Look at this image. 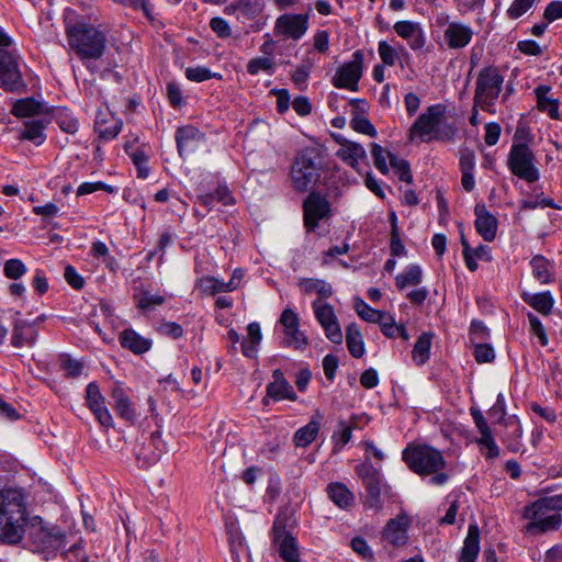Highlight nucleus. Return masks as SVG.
<instances>
[{
    "label": "nucleus",
    "mask_w": 562,
    "mask_h": 562,
    "mask_svg": "<svg viewBox=\"0 0 562 562\" xmlns=\"http://www.w3.org/2000/svg\"><path fill=\"white\" fill-rule=\"evenodd\" d=\"M29 513L25 497L20 490L0 491V540L19 543L25 533Z\"/></svg>",
    "instance_id": "1"
},
{
    "label": "nucleus",
    "mask_w": 562,
    "mask_h": 562,
    "mask_svg": "<svg viewBox=\"0 0 562 562\" xmlns=\"http://www.w3.org/2000/svg\"><path fill=\"white\" fill-rule=\"evenodd\" d=\"M562 494L540 497L524 508L522 517L530 520L525 526L528 535L558 530L562 525Z\"/></svg>",
    "instance_id": "2"
},
{
    "label": "nucleus",
    "mask_w": 562,
    "mask_h": 562,
    "mask_svg": "<svg viewBox=\"0 0 562 562\" xmlns=\"http://www.w3.org/2000/svg\"><path fill=\"white\" fill-rule=\"evenodd\" d=\"M66 35L71 49L78 57L85 59H99L105 48V34L94 25L85 21L66 24Z\"/></svg>",
    "instance_id": "3"
},
{
    "label": "nucleus",
    "mask_w": 562,
    "mask_h": 562,
    "mask_svg": "<svg viewBox=\"0 0 562 562\" xmlns=\"http://www.w3.org/2000/svg\"><path fill=\"white\" fill-rule=\"evenodd\" d=\"M322 157L316 148L306 147L295 157L291 169L292 186L296 191L305 192L321 178Z\"/></svg>",
    "instance_id": "4"
},
{
    "label": "nucleus",
    "mask_w": 562,
    "mask_h": 562,
    "mask_svg": "<svg viewBox=\"0 0 562 562\" xmlns=\"http://www.w3.org/2000/svg\"><path fill=\"white\" fill-rule=\"evenodd\" d=\"M402 459L409 470L419 475H430L447 465L441 451L429 445L409 443L403 450Z\"/></svg>",
    "instance_id": "5"
},
{
    "label": "nucleus",
    "mask_w": 562,
    "mask_h": 562,
    "mask_svg": "<svg viewBox=\"0 0 562 562\" xmlns=\"http://www.w3.org/2000/svg\"><path fill=\"white\" fill-rule=\"evenodd\" d=\"M29 542L33 551L50 554L66 546V533L59 526L36 517L30 527Z\"/></svg>",
    "instance_id": "6"
},
{
    "label": "nucleus",
    "mask_w": 562,
    "mask_h": 562,
    "mask_svg": "<svg viewBox=\"0 0 562 562\" xmlns=\"http://www.w3.org/2000/svg\"><path fill=\"white\" fill-rule=\"evenodd\" d=\"M446 106L442 104H434L428 106L426 112L420 114L416 122L409 128V139L413 140L415 136H419L425 140L436 139H450L453 135L452 131L442 133L440 131V123L443 119Z\"/></svg>",
    "instance_id": "7"
},
{
    "label": "nucleus",
    "mask_w": 562,
    "mask_h": 562,
    "mask_svg": "<svg viewBox=\"0 0 562 562\" xmlns=\"http://www.w3.org/2000/svg\"><path fill=\"white\" fill-rule=\"evenodd\" d=\"M12 38L0 27V87L7 91H21L25 88L15 57L3 47H9Z\"/></svg>",
    "instance_id": "8"
},
{
    "label": "nucleus",
    "mask_w": 562,
    "mask_h": 562,
    "mask_svg": "<svg viewBox=\"0 0 562 562\" xmlns=\"http://www.w3.org/2000/svg\"><path fill=\"white\" fill-rule=\"evenodd\" d=\"M293 525V519L285 513L276 516L272 527L273 544L278 548L279 555L285 562H301L297 542L289 528Z\"/></svg>",
    "instance_id": "9"
},
{
    "label": "nucleus",
    "mask_w": 562,
    "mask_h": 562,
    "mask_svg": "<svg viewBox=\"0 0 562 562\" xmlns=\"http://www.w3.org/2000/svg\"><path fill=\"white\" fill-rule=\"evenodd\" d=\"M503 82L504 78L497 68L492 66L483 68L476 78L475 106L487 110L488 106L494 105L499 97Z\"/></svg>",
    "instance_id": "10"
},
{
    "label": "nucleus",
    "mask_w": 562,
    "mask_h": 562,
    "mask_svg": "<svg viewBox=\"0 0 562 562\" xmlns=\"http://www.w3.org/2000/svg\"><path fill=\"white\" fill-rule=\"evenodd\" d=\"M507 164L510 172L526 182L533 183L540 177L539 169L536 166V156L530 147L524 143L512 145Z\"/></svg>",
    "instance_id": "11"
},
{
    "label": "nucleus",
    "mask_w": 562,
    "mask_h": 562,
    "mask_svg": "<svg viewBox=\"0 0 562 562\" xmlns=\"http://www.w3.org/2000/svg\"><path fill=\"white\" fill-rule=\"evenodd\" d=\"M363 68V54L361 50H356L352 54V59L344 64L335 74L333 85L336 88L348 89L350 91L358 90V83L362 75Z\"/></svg>",
    "instance_id": "12"
},
{
    "label": "nucleus",
    "mask_w": 562,
    "mask_h": 562,
    "mask_svg": "<svg viewBox=\"0 0 562 562\" xmlns=\"http://www.w3.org/2000/svg\"><path fill=\"white\" fill-rule=\"evenodd\" d=\"M304 225L308 229L317 227L321 220L330 215V205L327 199L318 192H311L303 203Z\"/></svg>",
    "instance_id": "13"
},
{
    "label": "nucleus",
    "mask_w": 562,
    "mask_h": 562,
    "mask_svg": "<svg viewBox=\"0 0 562 562\" xmlns=\"http://www.w3.org/2000/svg\"><path fill=\"white\" fill-rule=\"evenodd\" d=\"M308 26L307 16L303 14H283L276 22L277 32L289 38H301Z\"/></svg>",
    "instance_id": "14"
},
{
    "label": "nucleus",
    "mask_w": 562,
    "mask_h": 562,
    "mask_svg": "<svg viewBox=\"0 0 562 562\" xmlns=\"http://www.w3.org/2000/svg\"><path fill=\"white\" fill-rule=\"evenodd\" d=\"M395 33L405 40L413 50H419L426 45V36L422 25L413 21H398L393 26Z\"/></svg>",
    "instance_id": "15"
},
{
    "label": "nucleus",
    "mask_w": 562,
    "mask_h": 562,
    "mask_svg": "<svg viewBox=\"0 0 562 562\" xmlns=\"http://www.w3.org/2000/svg\"><path fill=\"white\" fill-rule=\"evenodd\" d=\"M473 37L471 26L460 22H451L443 31V40L450 49H461L470 44Z\"/></svg>",
    "instance_id": "16"
},
{
    "label": "nucleus",
    "mask_w": 562,
    "mask_h": 562,
    "mask_svg": "<svg viewBox=\"0 0 562 562\" xmlns=\"http://www.w3.org/2000/svg\"><path fill=\"white\" fill-rule=\"evenodd\" d=\"M475 228L485 241H492L496 237L498 221L486 209L485 204H476L474 209Z\"/></svg>",
    "instance_id": "17"
},
{
    "label": "nucleus",
    "mask_w": 562,
    "mask_h": 562,
    "mask_svg": "<svg viewBox=\"0 0 562 562\" xmlns=\"http://www.w3.org/2000/svg\"><path fill=\"white\" fill-rule=\"evenodd\" d=\"M272 381L267 384V397L274 401L290 400L296 401L297 396L292 385L284 378L280 369H276L272 373Z\"/></svg>",
    "instance_id": "18"
},
{
    "label": "nucleus",
    "mask_w": 562,
    "mask_h": 562,
    "mask_svg": "<svg viewBox=\"0 0 562 562\" xmlns=\"http://www.w3.org/2000/svg\"><path fill=\"white\" fill-rule=\"evenodd\" d=\"M382 539L394 547H402L408 540L407 518L396 517L386 522L382 532Z\"/></svg>",
    "instance_id": "19"
},
{
    "label": "nucleus",
    "mask_w": 562,
    "mask_h": 562,
    "mask_svg": "<svg viewBox=\"0 0 562 562\" xmlns=\"http://www.w3.org/2000/svg\"><path fill=\"white\" fill-rule=\"evenodd\" d=\"M336 140L340 144V148L336 153L337 157L358 170L360 161L367 159L366 149L360 144L349 142L341 136L337 137Z\"/></svg>",
    "instance_id": "20"
},
{
    "label": "nucleus",
    "mask_w": 562,
    "mask_h": 562,
    "mask_svg": "<svg viewBox=\"0 0 562 562\" xmlns=\"http://www.w3.org/2000/svg\"><path fill=\"white\" fill-rule=\"evenodd\" d=\"M262 10V0H233L225 7L224 12L236 15L237 19L254 20L261 14Z\"/></svg>",
    "instance_id": "21"
},
{
    "label": "nucleus",
    "mask_w": 562,
    "mask_h": 562,
    "mask_svg": "<svg viewBox=\"0 0 562 562\" xmlns=\"http://www.w3.org/2000/svg\"><path fill=\"white\" fill-rule=\"evenodd\" d=\"M551 91L550 86L539 85L533 89V93L537 101V109L546 113L552 120H560V101L557 98L549 95Z\"/></svg>",
    "instance_id": "22"
},
{
    "label": "nucleus",
    "mask_w": 562,
    "mask_h": 562,
    "mask_svg": "<svg viewBox=\"0 0 562 562\" xmlns=\"http://www.w3.org/2000/svg\"><path fill=\"white\" fill-rule=\"evenodd\" d=\"M133 300L138 310L150 312L165 303L166 292H153L150 289L143 285L136 286L134 289Z\"/></svg>",
    "instance_id": "23"
},
{
    "label": "nucleus",
    "mask_w": 562,
    "mask_h": 562,
    "mask_svg": "<svg viewBox=\"0 0 562 562\" xmlns=\"http://www.w3.org/2000/svg\"><path fill=\"white\" fill-rule=\"evenodd\" d=\"M351 105L353 106L352 119L350 121L351 127L358 133L375 137L378 135L375 127L363 114L367 111L366 101L359 99L352 100Z\"/></svg>",
    "instance_id": "24"
},
{
    "label": "nucleus",
    "mask_w": 562,
    "mask_h": 562,
    "mask_svg": "<svg viewBox=\"0 0 562 562\" xmlns=\"http://www.w3.org/2000/svg\"><path fill=\"white\" fill-rule=\"evenodd\" d=\"M122 125V121L112 113L99 112L97 114L94 128L99 137L110 140L117 136Z\"/></svg>",
    "instance_id": "25"
},
{
    "label": "nucleus",
    "mask_w": 562,
    "mask_h": 562,
    "mask_svg": "<svg viewBox=\"0 0 562 562\" xmlns=\"http://www.w3.org/2000/svg\"><path fill=\"white\" fill-rule=\"evenodd\" d=\"M120 344L123 348L132 351L135 355L147 352L151 348V339L140 336L132 328H126L120 333Z\"/></svg>",
    "instance_id": "26"
},
{
    "label": "nucleus",
    "mask_w": 562,
    "mask_h": 562,
    "mask_svg": "<svg viewBox=\"0 0 562 562\" xmlns=\"http://www.w3.org/2000/svg\"><path fill=\"white\" fill-rule=\"evenodd\" d=\"M202 138V134L194 126H182L177 130L176 142L179 154L193 151Z\"/></svg>",
    "instance_id": "27"
},
{
    "label": "nucleus",
    "mask_w": 562,
    "mask_h": 562,
    "mask_svg": "<svg viewBox=\"0 0 562 562\" xmlns=\"http://www.w3.org/2000/svg\"><path fill=\"white\" fill-rule=\"evenodd\" d=\"M112 397L117 415L127 422L134 423L136 419V409L121 385L113 387Z\"/></svg>",
    "instance_id": "28"
},
{
    "label": "nucleus",
    "mask_w": 562,
    "mask_h": 562,
    "mask_svg": "<svg viewBox=\"0 0 562 562\" xmlns=\"http://www.w3.org/2000/svg\"><path fill=\"white\" fill-rule=\"evenodd\" d=\"M480 552V530L476 525H470L459 555L460 562H475Z\"/></svg>",
    "instance_id": "29"
},
{
    "label": "nucleus",
    "mask_w": 562,
    "mask_h": 562,
    "mask_svg": "<svg viewBox=\"0 0 562 562\" xmlns=\"http://www.w3.org/2000/svg\"><path fill=\"white\" fill-rule=\"evenodd\" d=\"M46 111L45 105L34 98L16 100L11 108V113L19 119L34 117Z\"/></svg>",
    "instance_id": "30"
},
{
    "label": "nucleus",
    "mask_w": 562,
    "mask_h": 562,
    "mask_svg": "<svg viewBox=\"0 0 562 562\" xmlns=\"http://www.w3.org/2000/svg\"><path fill=\"white\" fill-rule=\"evenodd\" d=\"M521 299L543 316H548L552 313L554 299L549 291L540 293L524 292Z\"/></svg>",
    "instance_id": "31"
},
{
    "label": "nucleus",
    "mask_w": 562,
    "mask_h": 562,
    "mask_svg": "<svg viewBox=\"0 0 562 562\" xmlns=\"http://www.w3.org/2000/svg\"><path fill=\"white\" fill-rule=\"evenodd\" d=\"M323 415L316 413L308 424L297 429L294 434V442L297 447H306L312 443L319 431Z\"/></svg>",
    "instance_id": "32"
},
{
    "label": "nucleus",
    "mask_w": 562,
    "mask_h": 562,
    "mask_svg": "<svg viewBox=\"0 0 562 562\" xmlns=\"http://www.w3.org/2000/svg\"><path fill=\"white\" fill-rule=\"evenodd\" d=\"M36 335L37 333L31 324L22 319H15L11 342L16 348L32 345L36 339Z\"/></svg>",
    "instance_id": "33"
},
{
    "label": "nucleus",
    "mask_w": 562,
    "mask_h": 562,
    "mask_svg": "<svg viewBox=\"0 0 562 562\" xmlns=\"http://www.w3.org/2000/svg\"><path fill=\"white\" fill-rule=\"evenodd\" d=\"M326 491L330 501L340 508H347L353 503V494L342 483H330Z\"/></svg>",
    "instance_id": "34"
},
{
    "label": "nucleus",
    "mask_w": 562,
    "mask_h": 562,
    "mask_svg": "<svg viewBox=\"0 0 562 562\" xmlns=\"http://www.w3.org/2000/svg\"><path fill=\"white\" fill-rule=\"evenodd\" d=\"M346 344L350 355L355 358H361L364 355V344L362 334L357 324L351 323L346 329Z\"/></svg>",
    "instance_id": "35"
},
{
    "label": "nucleus",
    "mask_w": 562,
    "mask_h": 562,
    "mask_svg": "<svg viewBox=\"0 0 562 562\" xmlns=\"http://www.w3.org/2000/svg\"><path fill=\"white\" fill-rule=\"evenodd\" d=\"M45 124L43 120H31L24 123V130L20 132L19 138L41 145L45 140Z\"/></svg>",
    "instance_id": "36"
},
{
    "label": "nucleus",
    "mask_w": 562,
    "mask_h": 562,
    "mask_svg": "<svg viewBox=\"0 0 562 562\" xmlns=\"http://www.w3.org/2000/svg\"><path fill=\"white\" fill-rule=\"evenodd\" d=\"M432 335L430 333H423L413 349V359L417 366H423L430 356Z\"/></svg>",
    "instance_id": "37"
},
{
    "label": "nucleus",
    "mask_w": 562,
    "mask_h": 562,
    "mask_svg": "<svg viewBox=\"0 0 562 562\" xmlns=\"http://www.w3.org/2000/svg\"><path fill=\"white\" fill-rule=\"evenodd\" d=\"M363 484L367 492L366 506L375 510L381 509V476L368 480Z\"/></svg>",
    "instance_id": "38"
},
{
    "label": "nucleus",
    "mask_w": 562,
    "mask_h": 562,
    "mask_svg": "<svg viewBox=\"0 0 562 562\" xmlns=\"http://www.w3.org/2000/svg\"><path fill=\"white\" fill-rule=\"evenodd\" d=\"M353 306L357 314L366 322L380 323L384 316V312L370 307L361 297L357 296L353 300Z\"/></svg>",
    "instance_id": "39"
},
{
    "label": "nucleus",
    "mask_w": 562,
    "mask_h": 562,
    "mask_svg": "<svg viewBox=\"0 0 562 562\" xmlns=\"http://www.w3.org/2000/svg\"><path fill=\"white\" fill-rule=\"evenodd\" d=\"M530 266L532 269L533 278L540 281H549L552 267L548 259H546L543 256H535L530 261Z\"/></svg>",
    "instance_id": "40"
},
{
    "label": "nucleus",
    "mask_w": 562,
    "mask_h": 562,
    "mask_svg": "<svg viewBox=\"0 0 562 562\" xmlns=\"http://www.w3.org/2000/svg\"><path fill=\"white\" fill-rule=\"evenodd\" d=\"M386 156L390 158V164L394 169L395 173L400 178L401 181L411 183L413 180V176L411 172V166L407 160L396 157L391 153H386Z\"/></svg>",
    "instance_id": "41"
},
{
    "label": "nucleus",
    "mask_w": 562,
    "mask_h": 562,
    "mask_svg": "<svg viewBox=\"0 0 562 562\" xmlns=\"http://www.w3.org/2000/svg\"><path fill=\"white\" fill-rule=\"evenodd\" d=\"M339 429L333 434V441L335 442L334 451L338 452L344 446H346L352 435L353 426L347 424L345 420L338 422Z\"/></svg>",
    "instance_id": "42"
},
{
    "label": "nucleus",
    "mask_w": 562,
    "mask_h": 562,
    "mask_svg": "<svg viewBox=\"0 0 562 562\" xmlns=\"http://www.w3.org/2000/svg\"><path fill=\"white\" fill-rule=\"evenodd\" d=\"M313 308H314L315 317H316L317 322L322 325V327L337 321L334 310L329 304H327V303L318 304V301H314Z\"/></svg>",
    "instance_id": "43"
},
{
    "label": "nucleus",
    "mask_w": 562,
    "mask_h": 562,
    "mask_svg": "<svg viewBox=\"0 0 562 562\" xmlns=\"http://www.w3.org/2000/svg\"><path fill=\"white\" fill-rule=\"evenodd\" d=\"M273 66H274V63H273L272 58L256 57L248 61L247 71L252 76L259 74L260 71L272 74Z\"/></svg>",
    "instance_id": "44"
},
{
    "label": "nucleus",
    "mask_w": 562,
    "mask_h": 562,
    "mask_svg": "<svg viewBox=\"0 0 562 562\" xmlns=\"http://www.w3.org/2000/svg\"><path fill=\"white\" fill-rule=\"evenodd\" d=\"M90 252L94 258L102 260L110 270H115L116 263L109 256V248L103 241H94L91 246Z\"/></svg>",
    "instance_id": "45"
},
{
    "label": "nucleus",
    "mask_w": 562,
    "mask_h": 562,
    "mask_svg": "<svg viewBox=\"0 0 562 562\" xmlns=\"http://www.w3.org/2000/svg\"><path fill=\"white\" fill-rule=\"evenodd\" d=\"M186 77L195 82H202L211 78H222L218 74H213L209 68L203 66L188 67L186 69Z\"/></svg>",
    "instance_id": "46"
},
{
    "label": "nucleus",
    "mask_w": 562,
    "mask_h": 562,
    "mask_svg": "<svg viewBox=\"0 0 562 562\" xmlns=\"http://www.w3.org/2000/svg\"><path fill=\"white\" fill-rule=\"evenodd\" d=\"M26 271L25 265L20 259H9L3 267L4 276L11 280L22 278Z\"/></svg>",
    "instance_id": "47"
},
{
    "label": "nucleus",
    "mask_w": 562,
    "mask_h": 562,
    "mask_svg": "<svg viewBox=\"0 0 562 562\" xmlns=\"http://www.w3.org/2000/svg\"><path fill=\"white\" fill-rule=\"evenodd\" d=\"M530 331L539 338L541 346L546 347L549 344V338L541 321L531 312L527 314Z\"/></svg>",
    "instance_id": "48"
},
{
    "label": "nucleus",
    "mask_w": 562,
    "mask_h": 562,
    "mask_svg": "<svg viewBox=\"0 0 562 562\" xmlns=\"http://www.w3.org/2000/svg\"><path fill=\"white\" fill-rule=\"evenodd\" d=\"M469 336L473 344L483 341L488 338L490 329L482 321L473 319L470 324Z\"/></svg>",
    "instance_id": "49"
},
{
    "label": "nucleus",
    "mask_w": 562,
    "mask_h": 562,
    "mask_svg": "<svg viewBox=\"0 0 562 562\" xmlns=\"http://www.w3.org/2000/svg\"><path fill=\"white\" fill-rule=\"evenodd\" d=\"M157 331L160 335L169 337L171 339H179L183 336V333H184V330L180 324L175 323V322H167V321H162L157 326Z\"/></svg>",
    "instance_id": "50"
},
{
    "label": "nucleus",
    "mask_w": 562,
    "mask_h": 562,
    "mask_svg": "<svg viewBox=\"0 0 562 562\" xmlns=\"http://www.w3.org/2000/svg\"><path fill=\"white\" fill-rule=\"evenodd\" d=\"M535 3L536 0H514L507 9V15L512 20L518 19L529 11Z\"/></svg>",
    "instance_id": "51"
},
{
    "label": "nucleus",
    "mask_w": 562,
    "mask_h": 562,
    "mask_svg": "<svg viewBox=\"0 0 562 562\" xmlns=\"http://www.w3.org/2000/svg\"><path fill=\"white\" fill-rule=\"evenodd\" d=\"M378 52L383 65L394 66L398 55L396 49L391 46L387 42L381 41L378 46Z\"/></svg>",
    "instance_id": "52"
},
{
    "label": "nucleus",
    "mask_w": 562,
    "mask_h": 562,
    "mask_svg": "<svg viewBox=\"0 0 562 562\" xmlns=\"http://www.w3.org/2000/svg\"><path fill=\"white\" fill-rule=\"evenodd\" d=\"M284 334L288 339V345L294 347L295 349H302L307 345V338L300 330L299 326L291 327L284 330Z\"/></svg>",
    "instance_id": "53"
},
{
    "label": "nucleus",
    "mask_w": 562,
    "mask_h": 562,
    "mask_svg": "<svg viewBox=\"0 0 562 562\" xmlns=\"http://www.w3.org/2000/svg\"><path fill=\"white\" fill-rule=\"evenodd\" d=\"M60 368L66 372L67 376L76 378L81 374L83 366L80 361L71 359L69 356H61Z\"/></svg>",
    "instance_id": "54"
},
{
    "label": "nucleus",
    "mask_w": 562,
    "mask_h": 562,
    "mask_svg": "<svg viewBox=\"0 0 562 562\" xmlns=\"http://www.w3.org/2000/svg\"><path fill=\"white\" fill-rule=\"evenodd\" d=\"M474 358L479 363L492 362L495 358L494 349L488 344H474Z\"/></svg>",
    "instance_id": "55"
},
{
    "label": "nucleus",
    "mask_w": 562,
    "mask_h": 562,
    "mask_svg": "<svg viewBox=\"0 0 562 562\" xmlns=\"http://www.w3.org/2000/svg\"><path fill=\"white\" fill-rule=\"evenodd\" d=\"M459 165L461 172L473 171L475 168V154L472 149L463 147L459 150Z\"/></svg>",
    "instance_id": "56"
},
{
    "label": "nucleus",
    "mask_w": 562,
    "mask_h": 562,
    "mask_svg": "<svg viewBox=\"0 0 562 562\" xmlns=\"http://www.w3.org/2000/svg\"><path fill=\"white\" fill-rule=\"evenodd\" d=\"M86 402L90 409L104 403V397L95 382H91L87 385Z\"/></svg>",
    "instance_id": "57"
},
{
    "label": "nucleus",
    "mask_w": 562,
    "mask_h": 562,
    "mask_svg": "<svg viewBox=\"0 0 562 562\" xmlns=\"http://www.w3.org/2000/svg\"><path fill=\"white\" fill-rule=\"evenodd\" d=\"M371 154L374 160V166L376 169L382 172L383 175H386L389 172V167L386 164V156L385 150L382 146H380L376 143H373L371 145Z\"/></svg>",
    "instance_id": "58"
},
{
    "label": "nucleus",
    "mask_w": 562,
    "mask_h": 562,
    "mask_svg": "<svg viewBox=\"0 0 562 562\" xmlns=\"http://www.w3.org/2000/svg\"><path fill=\"white\" fill-rule=\"evenodd\" d=\"M381 331L387 338H396L398 336L400 325L395 323V319L390 314H384L379 323Z\"/></svg>",
    "instance_id": "59"
},
{
    "label": "nucleus",
    "mask_w": 562,
    "mask_h": 562,
    "mask_svg": "<svg viewBox=\"0 0 562 562\" xmlns=\"http://www.w3.org/2000/svg\"><path fill=\"white\" fill-rule=\"evenodd\" d=\"M210 27L221 38L229 37L232 34L228 22L220 16L213 18L210 21Z\"/></svg>",
    "instance_id": "60"
},
{
    "label": "nucleus",
    "mask_w": 562,
    "mask_h": 562,
    "mask_svg": "<svg viewBox=\"0 0 562 562\" xmlns=\"http://www.w3.org/2000/svg\"><path fill=\"white\" fill-rule=\"evenodd\" d=\"M507 426L513 428V431H512V436H513V440H508L507 441V447L509 450L512 451H518L519 448H520V443L518 441V439L521 437L522 435V428H521V425L518 420L516 419H510L508 423H507Z\"/></svg>",
    "instance_id": "61"
},
{
    "label": "nucleus",
    "mask_w": 562,
    "mask_h": 562,
    "mask_svg": "<svg viewBox=\"0 0 562 562\" xmlns=\"http://www.w3.org/2000/svg\"><path fill=\"white\" fill-rule=\"evenodd\" d=\"M98 190H104L106 192H113V188L101 181L98 182H83L77 189V195L90 194Z\"/></svg>",
    "instance_id": "62"
},
{
    "label": "nucleus",
    "mask_w": 562,
    "mask_h": 562,
    "mask_svg": "<svg viewBox=\"0 0 562 562\" xmlns=\"http://www.w3.org/2000/svg\"><path fill=\"white\" fill-rule=\"evenodd\" d=\"M501 131L502 130H501V126L498 123H494V122L487 123L485 125V135H484L485 143L488 146H494L499 139Z\"/></svg>",
    "instance_id": "63"
},
{
    "label": "nucleus",
    "mask_w": 562,
    "mask_h": 562,
    "mask_svg": "<svg viewBox=\"0 0 562 562\" xmlns=\"http://www.w3.org/2000/svg\"><path fill=\"white\" fill-rule=\"evenodd\" d=\"M543 16L548 22H553L562 18V1L550 2L543 13Z\"/></svg>",
    "instance_id": "64"
}]
</instances>
